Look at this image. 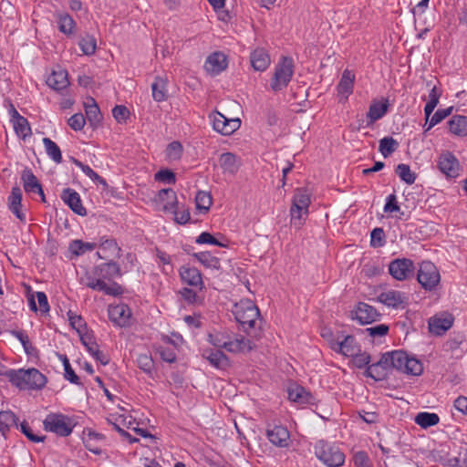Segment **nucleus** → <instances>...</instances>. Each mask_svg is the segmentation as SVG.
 <instances>
[{"instance_id":"nucleus-1","label":"nucleus","mask_w":467,"mask_h":467,"mask_svg":"<svg viewBox=\"0 0 467 467\" xmlns=\"http://www.w3.org/2000/svg\"><path fill=\"white\" fill-rule=\"evenodd\" d=\"M7 379L21 390L41 389L47 384V378L36 368L9 369Z\"/></svg>"},{"instance_id":"nucleus-2","label":"nucleus","mask_w":467,"mask_h":467,"mask_svg":"<svg viewBox=\"0 0 467 467\" xmlns=\"http://www.w3.org/2000/svg\"><path fill=\"white\" fill-rule=\"evenodd\" d=\"M310 203L311 195L308 191L303 188L296 189L289 210L291 227L300 229L305 224L309 214Z\"/></svg>"},{"instance_id":"nucleus-3","label":"nucleus","mask_w":467,"mask_h":467,"mask_svg":"<svg viewBox=\"0 0 467 467\" xmlns=\"http://www.w3.org/2000/svg\"><path fill=\"white\" fill-rule=\"evenodd\" d=\"M385 360L389 361L390 369L395 368L408 375L420 376L423 371L420 360L402 350L385 353Z\"/></svg>"},{"instance_id":"nucleus-4","label":"nucleus","mask_w":467,"mask_h":467,"mask_svg":"<svg viewBox=\"0 0 467 467\" xmlns=\"http://www.w3.org/2000/svg\"><path fill=\"white\" fill-rule=\"evenodd\" d=\"M75 426L74 420L62 413H49L43 420L44 430L59 437L69 436Z\"/></svg>"},{"instance_id":"nucleus-5","label":"nucleus","mask_w":467,"mask_h":467,"mask_svg":"<svg viewBox=\"0 0 467 467\" xmlns=\"http://www.w3.org/2000/svg\"><path fill=\"white\" fill-rule=\"evenodd\" d=\"M79 283L92 290L101 291L106 295L119 296L122 293V288L117 283H107L100 280L96 274V267L91 270H85L79 276Z\"/></svg>"},{"instance_id":"nucleus-6","label":"nucleus","mask_w":467,"mask_h":467,"mask_svg":"<svg viewBox=\"0 0 467 467\" xmlns=\"http://www.w3.org/2000/svg\"><path fill=\"white\" fill-rule=\"evenodd\" d=\"M315 454L325 465L328 467H339L345 462L344 453L332 443L318 441L315 445Z\"/></svg>"},{"instance_id":"nucleus-7","label":"nucleus","mask_w":467,"mask_h":467,"mask_svg":"<svg viewBox=\"0 0 467 467\" xmlns=\"http://www.w3.org/2000/svg\"><path fill=\"white\" fill-rule=\"evenodd\" d=\"M294 74L293 60L283 57L275 66L270 87L274 91H280L287 87Z\"/></svg>"},{"instance_id":"nucleus-8","label":"nucleus","mask_w":467,"mask_h":467,"mask_svg":"<svg viewBox=\"0 0 467 467\" xmlns=\"http://www.w3.org/2000/svg\"><path fill=\"white\" fill-rule=\"evenodd\" d=\"M233 313L235 319L244 327L247 326L252 328L255 326V322L259 317V309L249 299L241 300L234 306Z\"/></svg>"},{"instance_id":"nucleus-9","label":"nucleus","mask_w":467,"mask_h":467,"mask_svg":"<svg viewBox=\"0 0 467 467\" xmlns=\"http://www.w3.org/2000/svg\"><path fill=\"white\" fill-rule=\"evenodd\" d=\"M417 279L425 290L431 291L439 285L441 275L434 264L430 261H423L420 265Z\"/></svg>"},{"instance_id":"nucleus-10","label":"nucleus","mask_w":467,"mask_h":467,"mask_svg":"<svg viewBox=\"0 0 467 467\" xmlns=\"http://www.w3.org/2000/svg\"><path fill=\"white\" fill-rule=\"evenodd\" d=\"M210 119L213 123V129L223 136L232 135L241 126V120L238 118L228 119L218 111L211 114Z\"/></svg>"},{"instance_id":"nucleus-11","label":"nucleus","mask_w":467,"mask_h":467,"mask_svg":"<svg viewBox=\"0 0 467 467\" xmlns=\"http://www.w3.org/2000/svg\"><path fill=\"white\" fill-rule=\"evenodd\" d=\"M437 167L446 178L452 179L460 175L461 165L457 158L451 151H442L438 156Z\"/></svg>"},{"instance_id":"nucleus-12","label":"nucleus","mask_w":467,"mask_h":467,"mask_svg":"<svg viewBox=\"0 0 467 467\" xmlns=\"http://www.w3.org/2000/svg\"><path fill=\"white\" fill-rule=\"evenodd\" d=\"M378 301L388 307L405 308L408 305L409 296L404 292L387 289L382 291L377 297Z\"/></svg>"},{"instance_id":"nucleus-13","label":"nucleus","mask_w":467,"mask_h":467,"mask_svg":"<svg viewBox=\"0 0 467 467\" xmlns=\"http://www.w3.org/2000/svg\"><path fill=\"white\" fill-rule=\"evenodd\" d=\"M415 266L413 262L408 258H399L390 262L389 272L393 278L399 281L406 280L413 276Z\"/></svg>"},{"instance_id":"nucleus-14","label":"nucleus","mask_w":467,"mask_h":467,"mask_svg":"<svg viewBox=\"0 0 467 467\" xmlns=\"http://www.w3.org/2000/svg\"><path fill=\"white\" fill-rule=\"evenodd\" d=\"M379 313L377 309L366 303H358L350 313V317L358 321L360 325H368L377 321L379 318Z\"/></svg>"},{"instance_id":"nucleus-15","label":"nucleus","mask_w":467,"mask_h":467,"mask_svg":"<svg viewBox=\"0 0 467 467\" xmlns=\"http://www.w3.org/2000/svg\"><path fill=\"white\" fill-rule=\"evenodd\" d=\"M8 114L16 136L24 140L29 138L32 135V130L28 120L21 116L13 105H10Z\"/></svg>"},{"instance_id":"nucleus-16","label":"nucleus","mask_w":467,"mask_h":467,"mask_svg":"<svg viewBox=\"0 0 467 467\" xmlns=\"http://www.w3.org/2000/svg\"><path fill=\"white\" fill-rule=\"evenodd\" d=\"M109 318L118 327H127L130 325L131 311L125 304L109 306L108 309Z\"/></svg>"},{"instance_id":"nucleus-17","label":"nucleus","mask_w":467,"mask_h":467,"mask_svg":"<svg viewBox=\"0 0 467 467\" xmlns=\"http://www.w3.org/2000/svg\"><path fill=\"white\" fill-rule=\"evenodd\" d=\"M179 275L184 284L198 288L199 291L204 288L202 274L197 268L182 265L179 270Z\"/></svg>"},{"instance_id":"nucleus-18","label":"nucleus","mask_w":467,"mask_h":467,"mask_svg":"<svg viewBox=\"0 0 467 467\" xmlns=\"http://www.w3.org/2000/svg\"><path fill=\"white\" fill-rule=\"evenodd\" d=\"M254 347L255 345L251 339L232 332L226 351L234 354L245 353L252 350Z\"/></svg>"},{"instance_id":"nucleus-19","label":"nucleus","mask_w":467,"mask_h":467,"mask_svg":"<svg viewBox=\"0 0 467 467\" xmlns=\"http://www.w3.org/2000/svg\"><path fill=\"white\" fill-rule=\"evenodd\" d=\"M331 348L346 357L351 358L358 354L360 346L358 344L353 336H347L341 341H335L331 343Z\"/></svg>"},{"instance_id":"nucleus-20","label":"nucleus","mask_w":467,"mask_h":467,"mask_svg":"<svg viewBox=\"0 0 467 467\" xmlns=\"http://www.w3.org/2000/svg\"><path fill=\"white\" fill-rule=\"evenodd\" d=\"M227 65L226 56L222 52H214L206 58L204 68L210 75L216 76L223 72Z\"/></svg>"},{"instance_id":"nucleus-21","label":"nucleus","mask_w":467,"mask_h":467,"mask_svg":"<svg viewBox=\"0 0 467 467\" xmlns=\"http://www.w3.org/2000/svg\"><path fill=\"white\" fill-rule=\"evenodd\" d=\"M355 82V74L345 69L337 86V92L340 101H346L352 94Z\"/></svg>"},{"instance_id":"nucleus-22","label":"nucleus","mask_w":467,"mask_h":467,"mask_svg":"<svg viewBox=\"0 0 467 467\" xmlns=\"http://www.w3.org/2000/svg\"><path fill=\"white\" fill-rule=\"evenodd\" d=\"M453 317L448 313L432 317L429 321V329L432 334L437 336L444 334L451 327Z\"/></svg>"},{"instance_id":"nucleus-23","label":"nucleus","mask_w":467,"mask_h":467,"mask_svg":"<svg viewBox=\"0 0 467 467\" xmlns=\"http://www.w3.org/2000/svg\"><path fill=\"white\" fill-rule=\"evenodd\" d=\"M47 85L55 91H64L69 86L67 71L62 68L54 69L47 78Z\"/></svg>"},{"instance_id":"nucleus-24","label":"nucleus","mask_w":467,"mask_h":467,"mask_svg":"<svg viewBox=\"0 0 467 467\" xmlns=\"http://www.w3.org/2000/svg\"><path fill=\"white\" fill-rule=\"evenodd\" d=\"M62 201L77 214L84 216L87 214L85 207L82 205L79 194L73 189H64L61 195Z\"/></svg>"},{"instance_id":"nucleus-25","label":"nucleus","mask_w":467,"mask_h":467,"mask_svg":"<svg viewBox=\"0 0 467 467\" xmlns=\"http://www.w3.org/2000/svg\"><path fill=\"white\" fill-rule=\"evenodd\" d=\"M7 207L19 221L26 222V214L22 211V191L19 187L12 188L7 198Z\"/></svg>"},{"instance_id":"nucleus-26","label":"nucleus","mask_w":467,"mask_h":467,"mask_svg":"<svg viewBox=\"0 0 467 467\" xmlns=\"http://www.w3.org/2000/svg\"><path fill=\"white\" fill-rule=\"evenodd\" d=\"M267 438L269 441L278 447H287L290 441V434L285 427L274 426L267 430Z\"/></svg>"},{"instance_id":"nucleus-27","label":"nucleus","mask_w":467,"mask_h":467,"mask_svg":"<svg viewBox=\"0 0 467 467\" xmlns=\"http://www.w3.org/2000/svg\"><path fill=\"white\" fill-rule=\"evenodd\" d=\"M95 267L97 275H99L100 280H104L105 282L122 275L120 266L114 262L100 264Z\"/></svg>"},{"instance_id":"nucleus-28","label":"nucleus","mask_w":467,"mask_h":467,"mask_svg":"<svg viewBox=\"0 0 467 467\" xmlns=\"http://www.w3.org/2000/svg\"><path fill=\"white\" fill-rule=\"evenodd\" d=\"M219 166L224 174L234 175L241 165L240 160L232 152H224L220 155Z\"/></svg>"},{"instance_id":"nucleus-29","label":"nucleus","mask_w":467,"mask_h":467,"mask_svg":"<svg viewBox=\"0 0 467 467\" xmlns=\"http://www.w3.org/2000/svg\"><path fill=\"white\" fill-rule=\"evenodd\" d=\"M389 371V361L385 360V354H383L378 362L368 367L366 374L376 380H381L388 376Z\"/></svg>"},{"instance_id":"nucleus-30","label":"nucleus","mask_w":467,"mask_h":467,"mask_svg":"<svg viewBox=\"0 0 467 467\" xmlns=\"http://www.w3.org/2000/svg\"><path fill=\"white\" fill-rule=\"evenodd\" d=\"M288 398L291 401L300 405L314 403L313 396L305 388L296 384L288 388Z\"/></svg>"},{"instance_id":"nucleus-31","label":"nucleus","mask_w":467,"mask_h":467,"mask_svg":"<svg viewBox=\"0 0 467 467\" xmlns=\"http://www.w3.org/2000/svg\"><path fill=\"white\" fill-rule=\"evenodd\" d=\"M22 181L26 192L37 193L41 196L42 201L45 202V194L42 186L31 171L28 170L23 172Z\"/></svg>"},{"instance_id":"nucleus-32","label":"nucleus","mask_w":467,"mask_h":467,"mask_svg":"<svg viewBox=\"0 0 467 467\" xmlns=\"http://www.w3.org/2000/svg\"><path fill=\"white\" fill-rule=\"evenodd\" d=\"M449 131L456 137L467 136V116L454 115L447 122Z\"/></svg>"},{"instance_id":"nucleus-33","label":"nucleus","mask_w":467,"mask_h":467,"mask_svg":"<svg viewBox=\"0 0 467 467\" xmlns=\"http://www.w3.org/2000/svg\"><path fill=\"white\" fill-rule=\"evenodd\" d=\"M251 65L256 71H265L271 60L268 53L264 48L254 49L250 56Z\"/></svg>"},{"instance_id":"nucleus-34","label":"nucleus","mask_w":467,"mask_h":467,"mask_svg":"<svg viewBox=\"0 0 467 467\" xmlns=\"http://www.w3.org/2000/svg\"><path fill=\"white\" fill-rule=\"evenodd\" d=\"M202 357L216 368H225L229 365V359L221 350L204 349Z\"/></svg>"},{"instance_id":"nucleus-35","label":"nucleus","mask_w":467,"mask_h":467,"mask_svg":"<svg viewBox=\"0 0 467 467\" xmlns=\"http://www.w3.org/2000/svg\"><path fill=\"white\" fill-rule=\"evenodd\" d=\"M158 198L162 210L166 213H171L178 206L176 193L171 189H163L160 191Z\"/></svg>"},{"instance_id":"nucleus-36","label":"nucleus","mask_w":467,"mask_h":467,"mask_svg":"<svg viewBox=\"0 0 467 467\" xmlns=\"http://www.w3.org/2000/svg\"><path fill=\"white\" fill-rule=\"evenodd\" d=\"M108 420L109 423L112 424L113 428L119 431L120 434L126 435L127 433L124 431V428L127 429H133L136 430V428L132 427L133 420L132 417L125 414H110L108 418Z\"/></svg>"},{"instance_id":"nucleus-37","label":"nucleus","mask_w":467,"mask_h":467,"mask_svg":"<svg viewBox=\"0 0 467 467\" xmlns=\"http://www.w3.org/2000/svg\"><path fill=\"white\" fill-rule=\"evenodd\" d=\"M232 331L228 329H213L208 334V341L218 348H224L226 350L228 341Z\"/></svg>"},{"instance_id":"nucleus-38","label":"nucleus","mask_w":467,"mask_h":467,"mask_svg":"<svg viewBox=\"0 0 467 467\" xmlns=\"http://www.w3.org/2000/svg\"><path fill=\"white\" fill-rule=\"evenodd\" d=\"M29 307L32 311L39 310L41 313L46 314L49 312V305L47 296L44 292H36L32 295L29 299Z\"/></svg>"},{"instance_id":"nucleus-39","label":"nucleus","mask_w":467,"mask_h":467,"mask_svg":"<svg viewBox=\"0 0 467 467\" xmlns=\"http://www.w3.org/2000/svg\"><path fill=\"white\" fill-rule=\"evenodd\" d=\"M388 101H374L368 109L367 113V118L369 119V123H374L375 121L380 119L385 116L388 111Z\"/></svg>"},{"instance_id":"nucleus-40","label":"nucleus","mask_w":467,"mask_h":467,"mask_svg":"<svg viewBox=\"0 0 467 467\" xmlns=\"http://www.w3.org/2000/svg\"><path fill=\"white\" fill-rule=\"evenodd\" d=\"M152 98L157 102H162L167 99V80L163 78H155L151 84Z\"/></svg>"},{"instance_id":"nucleus-41","label":"nucleus","mask_w":467,"mask_h":467,"mask_svg":"<svg viewBox=\"0 0 467 467\" xmlns=\"http://www.w3.org/2000/svg\"><path fill=\"white\" fill-rule=\"evenodd\" d=\"M86 116L91 125L98 124L101 119V114L99 106L92 98H88L85 102Z\"/></svg>"},{"instance_id":"nucleus-42","label":"nucleus","mask_w":467,"mask_h":467,"mask_svg":"<svg viewBox=\"0 0 467 467\" xmlns=\"http://www.w3.org/2000/svg\"><path fill=\"white\" fill-rule=\"evenodd\" d=\"M46 153L56 163L62 162V153L57 144L51 139L46 137L42 140Z\"/></svg>"},{"instance_id":"nucleus-43","label":"nucleus","mask_w":467,"mask_h":467,"mask_svg":"<svg viewBox=\"0 0 467 467\" xmlns=\"http://www.w3.org/2000/svg\"><path fill=\"white\" fill-rule=\"evenodd\" d=\"M416 424L423 429H427L437 425L440 421V418L436 413L433 412H419L414 419Z\"/></svg>"},{"instance_id":"nucleus-44","label":"nucleus","mask_w":467,"mask_h":467,"mask_svg":"<svg viewBox=\"0 0 467 467\" xmlns=\"http://www.w3.org/2000/svg\"><path fill=\"white\" fill-rule=\"evenodd\" d=\"M441 91L436 87L433 86L429 92L428 100L424 107V114L427 118L431 117L435 108L439 103V99L441 98Z\"/></svg>"},{"instance_id":"nucleus-45","label":"nucleus","mask_w":467,"mask_h":467,"mask_svg":"<svg viewBox=\"0 0 467 467\" xmlns=\"http://www.w3.org/2000/svg\"><path fill=\"white\" fill-rule=\"evenodd\" d=\"M182 298L190 305L201 306L203 303L204 297L199 292L192 288H182L179 291Z\"/></svg>"},{"instance_id":"nucleus-46","label":"nucleus","mask_w":467,"mask_h":467,"mask_svg":"<svg viewBox=\"0 0 467 467\" xmlns=\"http://www.w3.org/2000/svg\"><path fill=\"white\" fill-rule=\"evenodd\" d=\"M193 257L207 268L218 269L220 267L219 259L210 252L196 253L193 254Z\"/></svg>"},{"instance_id":"nucleus-47","label":"nucleus","mask_w":467,"mask_h":467,"mask_svg":"<svg viewBox=\"0 0 467 467\" xmlns=\"http://www.w3.org/2000/svg\"><path fill=\"white\" fill-rule=\"evenodd\" d=\"M57 24L59 30L66 35L72 34L76 27L74 19L65 13L57 15Z\"/></svg>"},{"instance_id":"nucleus-48","label":"nucleus","mask_w":467,"mask_h":467,"mask_svg":"<svg viewBox=\"0 0 467 467\" xmlns=\"http://www.w3.org/2000/svg\"><path fill=\"white\" fill-rule=\"evenodd\" d=\"M96 244L94 243H85L81 240H73L68 246L70 253L76 256L84 254L86 252L92 251L95 249Z\"/></svg>"},{"instance_id":"nucleus-49","label":"nucleus","mask_w":467,"mask_h":467,"mask_svg":"<svg viewBox=\"0 0 467 467\" xmlns=\"http://www.w3.org/2000/svg\"><path fill=\"white\" fill-rule=\"evenodd\" d=\"M399 147V142L392 137H384L379 140V150L384 158L391 155Z\"/></svg>"},{"instance_id":"nucleus-50","label":"nucleus","mask_w":467,"mask_h":467,"mask_svg":"<svg viewBox=\"0 0 467 467\" xmlns=\"http://www.w3.org/2000/svg\"><path fill=\"white\" fill-rule=\"evenodd\" d=\"M157 352L163 361L172 363L176 360L175 347L170 342H165L157 348Z\"/></svg>"},{"instance_id":"nucleus-51","label":"nucleus","mask_w":467,"mask_h":467,"mask_svg":"<svg viewBox=\"0 0 467 467\" xmlns=\"http://www.w3.org/2000/svg\"><path fill=\"white\" fill-rule=\"evenodd\" d=\"M11 334L22 344L26 353L27 355H34L36 353V348L32 345L29 337L23 330H14Z\"/></svg>"},{"instance_id":"nucleus-52","label":"nucleus","mask_w":467,"mask_h":467,"mask_svg":"<svg viewBox=\"0 0 467 467\" xmlns=\"http://www.w3.org/2000/svg\"><path fill=\"white\" fill-rule=\"evenodd\" d=\"M396 173L400 178V180L407 184H412L415 182L416 174L410 170L408 164H399L396 168Z\"/></svg>"},{"instance_id":"nucleus-53","label":"nucleus","mask_w":467,"mask_h":467,"mask_svg":"<svg viewBox=\"0 0 467 467\" xmlns=\"http://www.w3.org/2000/svg\"><path fill=\"white\" fill-rule=\"evenodd\" d=\"M212 5L214 12L217 14L219 20L228 22L230 20V14L224 9L226 0H207Z\"/></svg>"},{"instance_id":"nucleus-54","label":"nucleus","mask_w":467,"mask_h":467,"mask_svg":"<svg viewBox=\"0 0 467 467\" xmlns=\"http://www.w3.org/2000/svg\"><path fill=\"white\" fill-rule=\"evenodd\" d=\"M195 202L198 210L207 212L213 203L212 196L207 192L200 191L195 196Z\"/></svg>"},{"instance_id":"nucleus-55","label":"nucleus","mask_w":467,"mask_h":467,"mask_svg":"<svg viewBox=\"0 0 467 467\" xmlns=\"http://www.w3.org/2000/svg\"><path fill=\"white\" fill-rule=\"evenodd\" d=\"M453 108L449 107L446 109H438L432 116L431 115V119L429 122V128L426 129V130H430L434 126L441 122L444 119L449 117L452 112Z\"/></svg>"},{"instance_id":"nucleus-56","label":"nucleus","mask_w":467,"mask_h":467,"mask_svg":"<svg viewBox=\"0 0 467 467\" xmlns=\"http://www.w3.org/2000/svg\"><path fill=\"white\" fill-rule=\"evenodd\" d=\"M16 415L11 411L0 412V431L5 434L11 426L16 423Z\"/></svg>"},{"instance_id":"nucleus-57","label":"nucleus","mask_w":467,"mask_h":467,"mask_svg":"<svg viewBox=\"0 0 467 467\" xmlns=\"http://www.w3.org/2000/svg\"><path fill=\"white\" fill-rule=\"evenodd\" d=\"M67 318H68L69 325L72 327V328L77 330V332L81 335V333L86 328V323H85L84 319L82 318V317L77 315L76 313H74L72 311H68Z\"/></svg>"},{"instance_id":"nucleus-58","label":"nucleus","mask_w":467,"mask_h":467,"mask_svg":"<svg viewBox=\"0 0 467 467\" xmlns=\"http://www.w3.org/2000/svg\"><path fill=\"white\" fill-rule=\"evenodd\" d=\"M75 164L80 168V170L87 175L88 178H90L93 182L106 185V181L101 178L95 171H93L88 165H86L82 163L81 161H76Z\"/></svg>"},{"instance_id":"nucleus-59","label":"nucleus","mask_w":467,"mask_h":467,"mask_svg":"<svg viewBox=\"0 0 467 467\" xmlns=\"http://www.w3.org/2000/svg\"><path fill=\"white\" fill-rule=\"evenodd\" d=\"M182 154V146L178 141H173L167 146L166 156L169 161H178Z\"/></svg>"},{"instance_id":"nucleus-60","label":"nucleus","mask_w":467,"mask_h":467,"mask_svg":"<svg viewBox=\"0 0 467 467\" xmlns=\"http://www.w3.org/2000/svg\"><path fill=\"white\" fill-rule=\"evenodd\" d=\"M79 47L85 55H92L95 53L97 47L96 39L91 36H86L80 40Z\"/></svg>"},{"instance_id":"nucleus-61","label":"nucleus","mask_w":467,"mask_h":467,"mask_svg":"<svg viewBox=\"0 0 467 467\" xmlns=\"http://www.w3.org/2000/svg\"><path fill=\"white\" fill-rule=\"evenodd\" d=\"M196 244H213L219 247H225L226 244L218 241L208 232H202L195 240Z\"/></svg>"},{"instance_id":"nucleus-62","label":"nucleus","mask_w":467,"mask_h":467,"mask_svg":"<svg viewBox=\"0 0 467 467\" xmlns=\"http://www.w3.org/2000/svg\"><path fill=\"white\" fill-rule=\"evenodd\" d=\"M97 440L98 441L103 440V436L99 433L89 432L85 440V446L88 451H90L94 454L99 455L102 452L101 449L99 447L94 446V444H92V441H97Z\"/></svg>"},{"instance_id":"nucleus-63","label":"nucleus","mask_w":467,"mask_h":467,"mask_svg":"<svg viewBox=\"0 0 467 467\" xmlns=\"http://www.w3.org/2000/svg\"><path fill=\"white\" fill-rule=\"evenodd\" d=\"M389 330V327L386 324H379L366 328V332L373 338L385 337Z\"/></svg>"},{"instance_id":"nucleus-64","label":"nucleus","mask_w":467,"mask_h":467,"mask_svg":"<svg viewBox=\"0 0 467 467\" xmlns=\"http://www.w3.org/2000/svg\"><path fill=\"white\" fill-rule=\"evenodd\" d=\"M67 123L72 130L78 131L84 128L86 119L82 113H76L68 119Z\"/></svg>"}]
</instances>
